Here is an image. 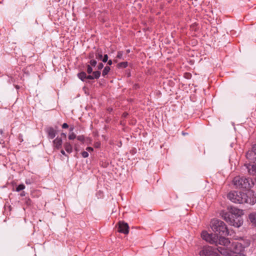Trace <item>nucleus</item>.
Returning a JSON list of instances; mask_svg holds the SVG:
<instances>
[{
    "label": "nucleus",
    "mask_w": 256,
    "mask_h": 256,
    "mask_svg": "<svg viewBox=\"0 0 256 256\" xmlns=\"http://www.w3.org/2000/svg\"><path fill=\"white\" fill-rule=\"evenodd\" d=\"M90 64L92 66H96V61L94 60H92L90 61Z\"/></svg>",
    "instance_id": "obj_24"
},
{
    "label": "nucleus",
    "mask_w": 256,
    "mask_h": 256,
    "mask_svg": "<svg viewBox=\"0 0 256 256\" xmlns=\"http://www.w3.org/2000/svg\"><path fill=\"white\" fill-rule=\"evenodd\" d=\"M100 71H95L93 72L94 78H98L100 76Z\"/></svg>",
    "instance_id": "obj_18"
},
{
    "label": "nucleus",
    "mask_w": 256,
    "mask_h": 256,
    "mask_svg": "<svg viewBox=\"0 0 256 256\" xmlns=\"http://www.w3.org/2000/svg\"><path fill=\"white\" fill-rule=\"evenodd\" d=\"M232 183L238 188H248L250 186L249 180L244 177L236 176L234 178Z\"/></svg>",
    "instance_id": "obj_5"
},
{
    "label": "nucleus",
    "mask_w": 256,
    "mask_h": 256,
    "mask_svg": "<svg viewBox=\"0 0 256 256\" xmlns=\"http://www.w3.org/2000/svg\"><path fill=\"white\" fill-rule=\"evenodd\" d=\"M102 52H98L97 51L96 53V58L98 60H102Z\"/></svg>",
    "instance_id": "obj_16"
},
{
    "label": "nucleus",
    "mask_w": 256,
    "mask_h": 256,
    "mask_svg": "<svg viewBox=\"0 0 256 256\" xmlns=\"http://www.w3.org/2000/svg\"><path fill=\"white\" fill-rule=\"evenodd\" d=\"M68 126L66 123H64L62 125V128H68Z\"/></svg>",
    "instance_id": "obj_26"
},
{
    "label": "nucleus",
    "mask_w": 256,
    "mask_h": 256,
    "mask_svg": "<svg viewBox=\"0 0 256 256\" xmlns=\"http://www.w3.org/2000/svg\"><path fill=\"white\" fill-rule=\"evenodd\" d=\"M47 133L48 134V138L52 139L56 136V130H54L53 128H50L48 129Z\"/></svg>",
    "instance_id": "obj_12"
},
{
    "label": "nucleus",
    "mask_w": 256,
    "mask_h": 256,
    "mask_svg": "<svg viewBox=\"0 0 256 256\" xmlns=\"http://www.w3.org/2000/svg\"><path fill=\"white\" fill-rule=\"evenodd\" d=\"M235 256H246L245 254L243 253V252H241L236 254Z\"/></svg>",
    "instance_id": "obj_28"
},
{
    "label": "nucleus",
    "mask_w": 256,
    "mask_h": 256,
    "mask_svg": "<svg viewBox=\"0 0 256 256\" xmlns=\"http://www.w3.org/2000/svg\"><path fill=\"white\" fill-rule=\"evenodd\" d=\"M77 138L78 140L82 141L84 140V137L82 136H78L77 137Z\"/></svg>",
    "instance_id": "obj_31"
},
{
    "label": "nucleus",
    "mask_w": 256,
    "mask_h": 256,
    "mask_svg": "<svg viewBox=\"0 0 256 256\" xmlns=\"http://www.w3.org/2000/svg\"><path fill=\"white\" fill-rule=\"evenodd\" d=\"M210 227L212 230L218 232L222 235L228 234V228L225 224L218 220L213 219L210 222Z\"/></svg>",
    "instance_id": "obj_4"
},
{
    "label": "nucleus",
    "mask_w": 256,
    "mask_h": 256,
    "mask_svg": "<svg viewBox=\"0 0 256 256\" xmlns=\"http://www.w3.org/2000/svg\"><path fill=\"white\" fill-rule=\"evenodd\" d=\"M201 236L203 240L211 244H219V239L218 235L215 234H210L206 231H203L201 234Z\"/></svg>",
    "instance_id": "obj_6"
},
{
    "label": "nucleus",
    "mask_w": 256,
    "mask_h": 256,
    "mask_svg": "<svg viewBox=\"0 0 256 256\" xmlns=\"http://www.w3.org/2000/svg\"><path fill=\"white\" fill-rule=\"evenodd\" d=\"M244 166L246 167L250 174L254 175L256 174V164H245Z\"/></svg>",
    "instance_id": "obj_10"
},
{
    "label": "nucleus",
    "mask_w": 256,
    "mask_h": 256,
    "mask_svg": "<svg viewBox=\"0 0 256 256\" xmlns=\"http://www.w3.org/2000/svg\"><path fill=\"white\" fill-rule=\"evenodd\" d=\"M118 232L124 234H128L129 232V226L127 223L124 222H120L118 223Z\"/></svg>",
    "instance_id": "obj_7"
},
{
    "label": "nucleus",
    "mask_w": 256,
    "mask_h": 256,
    "mask_svg": "<svg viewBox=\"0 0 256 256\" xmlns=\"http://www.w3.org/2000/svg\"><path fill=\"white\" fill-rule=\"evenodd\" d=\"M86 150L89 152H92V151H93V148H92L91 147H88V148H86Z\"/></svg>",
    "instance_id": "obj_30"
},
{
    "label": "nucleus",
    "mask_w": 256,
    "mask_h": 256,
    "mask_svg": "<svg viewBox=\"0 0 256 256\" xmlns=\"http://www.w3.org/2000/svg\"><path fill=\"white\" fill-rule=\"evenodd\" d=\"M64 146L67 152L70 154L72 152V146L70 142H66L64 144Z\"/></svg>",
    "instance_id": "obj_13"
},
{
    "label": "nucleus",
    "mask_w": 256,
    "mask_h": 256,
    "mask_svg": "<svg viewBox=\"0 0 256 256\" xmlns=\"http://www.w3.org/2000/svg\"><path fill=\"white\" fill-rule=\"evenodd\" d=\"M62 138L58 136L53 140V146L54 148L58 150L62 148Z\"/></svg>",
    "instance_id": "obj_9"
},
{
    "label": "nucleus",
    "mask_w": 256,
    "mask_h": 256,
    "mask_svg": "<svg viewBox=\"0 0 256 256\" xmlns=\"http://www.w3.org/2000/svg\"><path fill=\"white\" fill-rule=\"evenodd\" d=\"M76 138V135L74 132L70 133L68 136V138L70 140H74Z\"/></svg>",
    "instance_id": "obj_20"
},
{
    "label": "nucleus",
    "mask_w": 256,
    "mask_h": 256,
    "mask_svg": "<svg viewBox=\"0 0 256 256\" xmlns=\"http://www.w3.org/2000/svg\"><path fill=\"white\" fill-rule=\"evenodd\" d=\"M122 54L123 52H118L117 58H122Z\"/></svg>",
    "instance_id": "obj_25"
},
{
    "label": "nucleus",
    "mask_w": 256,
    "mask_h": 256,
    "mask_svg": "<svg viewBox=\"0 0 256 256\" xmlns=\"http://www.w3.org/2000/svg\"><path fill=\"white\" fill-rule=\"evenodd\" d=\"M228 198L234 203L254 204L256 202V196L254 192L250 190L246 192L232 191L228 194Z\"/></svg>",
    "instance_id": "obj_2"
},
{
    "label": "nucleus",
    "mask_w": 256,
    "mask_h": 256,
    "mask_svg": "<svg viewBox=\"0 0 256 256\" xmlns=\"http://www.w3.org/2000/svg\"><path fill=\"white\" fill-rule=\"evenodd\" d=\"M74 129V127H70V132H72Z\"/></svg>",
    "instance_id": "obj_34"
},
{
    "label": "nucleus",
    "mask_w": 256,
    "mask_h": 256,
    "mask_svg": "<svg viewBox=\"0 0 256 256\" xmlns=\"http://www.w3.org/2000/svg\"><path fill=\"white\" fill-rule=\"evenodd\" d=\"M98 67V70H101L104 67V65L102 63H100Z\"/></svg>",
    "instance_id": "obj_27"
},
{
    "label": "nucleus",
    "mask_w": 256,
    "mask_h": 256,
    "mask_svg": "<svg viewBox=\"0 0 256 256\" xmlns=\"http://www.w3.org/2000/svg\"><path fill=\"white\" fill-rule=\"evenodd\" d=\"M248 218L252 225L256 226V212H254L250 214Z\"/></svg>",
    "instance_id": "obj_11"
},
{
    "label": "nucleus",
    "mask_w": 256,
    "mask_h": 256,
    "mask_svg": "<svg viewBox=\"0 0 256 256\" xmlns=\"http://www.w3.org/2000/svg\"><path fill=\"white\" fill-rule=\"evenodd\" d=\"M246 158L252 160H256V144L252 148L251 151L248 152L246 154Z\"/></svg>",
    "instance_id": "obj_8"
},
{
    "label": "nucleus",
    "mask_w": 256,
    "mask_h": 256,
    "mask_svg": "<svg viewBox=\"0 0 256 256\" xmlns=\"http://www.w3.org/2000/svg\"><path fill=\"white\" fill-rule=\"evenodd\" d=\"M60 152L62 154L64 155V156H66V152H65L63 150H60Z\"/></svg>",
    "instance_id": "obj_32"
},
{
    "label": "nucleus",
    "mask_w": 256,
    "mask_h": 256,
    "mask_svg": "<svg viewBox=\"0 0 256 256\" xmlns=\"http://www.w3.org/2000/svg\"><path fill=\"white\" fill-rule=\"evenodd\" d=\"M128 66L127 62H122L118 64V67L120 68H125Z\"/></svg>",
    "instance_id": "obj_17"
},
{
    "label": "nucleus",
    "mask_w": 256,
    "mask_h": 256,
    "mask_svg": "<svg viewBox=\"0 0 256 256\" xmlns=\"http://www.w3.org/2000/svg\"><path fill=\"white\" fill-rule=\"evenodd\" d=\"M25 186L24 184H20L18 186V187L16 188V190L17 192H20L21 190H22L24 189Z\"/></svg>",
    "instance_id": "obj_19"
},
{
    "label": "nucleus",
    "mask_w": 256,
    "mask_h": 256,
    "mask_svg": "<svg viewBox=\"0 0 256 256\" xmlns=\"http://www.w3.org/2000/svg\"><path fill=\"white\" fill-rule=\"evenodd\" d=\"M62 136H63L64 137H66V134L64 133H62L61 134Z\"/></svg>",
    "instance_id": "obj_35"
},
{
    "label": "nucleus",
    "mask_w": 256,
    "mask_h": 256,
    "mask_svg": "<svg viewBox=\"0 0 256 256\" xmlns=\"http://www.w3.org/2000/svg\"><path fill=\"white\" fill-rule=\"evenodd\" d=\"M86 79H89V80H93L94 79L93 76L89 75L88 76H86Z\"/></svg>",
    "instance_id": "obj_29"
},
{
    "label": "nucleus",
    "mask_w": 256,
    "mask_h": 256,
    "mask_svg": "<svg viewBox=\"0 0 256 256\" xmlns=\"http://www.w3.org/2000/svg\"><path fill=\"white\" fill-rule=\"evenodd\" d=\"M108 60V56L107 54H104V56H102V61L104 62H106Z\"/></svg>",
    "instance_id": "obj_21"
},
{
    "label": "nucleus",
    "mask_w": 256,
    "mask_h": 256,
    "mask_svg": "<svg viewBox=\"0 0 256 256\" xmlns=\"http://www.w3.org/2000/svg\"><path fill=\"white\" fill-rule=\"evenodd\" d=\"M82 155L83 158H86L88 157V152H83L82 153Z\"/></svg>",
    "instance_id": "obj_22"
},
{
    "label": "nucleus",
    "mask_w": 256,
    "mask_h": 256,
    "mask_svg": "<svg viewBox=\"0 0 256 256\" xmlns=\"http://www.w3.org/2000/svg\"><path fill=\"white\" fill-rule=\"evenodd\" d=\"M92 72V68L90 66H88L87 72L88 74H91Z\"/></svg>",
    "instance_id": "obj_23"
},
{
    "label": "nucleus",
    "mask_w": 256,
    "mask_h": 256,
    "mask_svg": "<svg viewBox=\"0 0 256 256\" xmlns=\"http://www.w3.org/2000/svg\"><path fill=\"white\" fill-rule=\"evenodd\" d=\"M78 76L82 81H84L86 78V74L84 72H81L78 74Z\"/></svg>",
    "instance_id": "obj_14"
},
{
    "label": "nucleus",
    "mask_w": 256,
    "mask_h": 256,
    "mask_svg": "<svg viewBox=\"0 0 256 256\" xmlns=\"http://www.w3.org/2000/svg\"><path fill=\"white\" fill-rule=\"evenodd\" d=\"M219 244L220 246H218V250L226 256H232L233 254H237L244 250L241 244L238 242L231 243L228 238L224 237L220 238Z\"/></svg>",
    "instance_id": "obj_1"
},
{
    "label": "nucleus",
    "mask_w": 256,
    "mask_h": 256,
    "mask_svg": "<svg viewBox=\"0 0 256 256\" xmlns=\"http://www.w3.org/2000/svg\"><path fill=\"white\" fill-rule=\"evenodd\" d=\"M110 70V68L108 66H106L102 71V76H104L106 75L109 72Z\"/></svg>",
    "instance_id": "obj_15"
},
{
    "label": "nucleus",
    "mask_w": 256,
    "mask_h": 256,
    "mask_svg": "<svg viewBox=\"0 0 256 256\" xmlns=\"http://www.w3.org/2000/svg\"><path fill=\"white\" fill-rule=\"evenodd\" d=\"M243 214L242 210L236 208H232L230 213L225 212L222 215V218L230 225L240 227L243 222L240 216Z\"/></svg>",
    "instance_id": "obj_3"
},
{
    "label": "nucleus",
    "mask_w": 256,
    "mask_h": 256,
    "mask_svg": "<svg viewBox=\"0 0 256 256\" xmlns=\"http://www.w3.org/2000/svg\"><path fill=\"white\" fill-rule=\"evenodd\" d=\"M108 65H110V66L112 65V60H109L108 61Z\"/></svg>",
    "instance_id": "obj_33"
}]
</instances>
